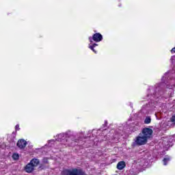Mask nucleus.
<instances>
[{
  "label": "nucleus",
  "instance_id": "f257e3e1",
  "mask_svg": "<svg viewBox=\"0 0 175 175\" xmlns=\"http://www.w3.org/2000/svg\"><path fill=\"white\" fill-rule=\"evenodd\" d=\"M40 163L39 159H32L29 163H28L25 167V170L27 172V173H32L33 172V169L38 166V165Z\"/></svg>",
  "mask_w": 175,
  "mask_h": 175
},
{
  "label": "nucleus",
  "instance_id": "f03ea898",
  "mask_svg": "<svg viewBox=\"0 0 175 175\" xmlns=\"http://www.w3.org/2000/svg\"><path fill=\"white\" fill-rule=\"evenodd\" d=\"M148 140L147 138L140 133L135 139V144L137 146H144V144H147Z\"/></svg>",
  "mask_w": 175,
  "mask_h": 175
},
{
  "label": "nucleus",
  "instance_id": "7ed1b4c3",
  "mask_svg": "<svg viewBox=\"0 0 175 175\" xmlns=\"http://www.w3.org/2000/svg\"><path fill=\"white\" fill-rule=\"evenodd\" d=\"M89 40L90 43H92V40L96 42H102L103 40V36L100 33H96L93 34L92 37L89 38Z\"/></svg>",
  "mask_w": 175,
  "mask_h": 175
},
{
  "label": "nucleus",
  "instance_id": "20e7f679",
  "mask_svg": "<svg viewBox=\"0 0 175 175\" xmlns=\"http://www.w3.org/2000/svg\"><path fill=\"white\" fill-rule=\"evenodd\" d=\"M152 129L150 128H144L142 131V135L144 137L147 139H151V136H152Z\"/></svg>",
  "mask_w": 175,
  "mask_h": 175
},
{
  "label": "nucleus",
  "instance_id": "39448f33",
  "mask_svg": "<svg viewBox=\"0 0 175 175\" xmlns=\"http://www.w3.org/2000/svg\"><path fill=\"white\" fill-rule=\"evenodd\" d=\"M16 146L21 150H23L25 147H27V141L25 139H19L16 144Z\"/></svg>",
  "mask_w": 175,
  "mask_h": 175
},
{
  "label": "nucleus",
  "instance_id": "423d86ee",
  "mask_svg": "<svg viewBox=\"0 0 175 175\" xmlns=\"http://www.w3.org/2000/svg\"><path fill=\"white\" fill-rule=\"evenodd\" d=\"M125 166H126V165H125L124 161H120L117 164V169H118V170H122V169H124L125 167Z\"/></svg>",
  "mask_w": 175,
  "mask_h": 175
},
{
  "label": "nucleus",
  "instance_id": "0eeeda50",
  "mask_svg": "<svg viewBox=\"0 0 175 175\" xmlns=\"http://www.w3.org/2000/svg\"><path fill=\"white\" fill-rule=\"evenodd\" d=\"M170 161V157L164 158L163 160V165L166 166V165H167V162H169Z\"/></svg>",
  "mask_w": 175,
  "mask_h": 175
},
{
  "label": "nucleus",
  "instance_id": "6e6552de",
  "mask_svg": "<svg viewBox=\"0 0 175 175\" xmlns=\"http://www.w3.org/2000/svg\"><path fill=\"white\" fill-rule=\"evenodd\" d=\"M12 158L15 161H17V159H18V158H20V155H18V154H17V153H14L12 155Z\"/></svg>",
  "mask_w": 175,
  "mask_h": 175
},
{
  "label": "nucleus",
  "instance_id": "1a4fd4ad",
  "mask_svg": "<svg viewBox=\"0 0 175 175\" xmlns=\"http://www.w3.org/2000/svg\"><path fill=\"white\" fill-rule=\"evenodd\" d=\"M145 124H150L151 122V118L147 117L144 120Z\"/></svg>",
  "mask_w": 175,
  "mask_h": 175
},
{
  "label": "nucleus",
  "instance_id": "9d476101",
  "mask_svg": "<svg viewBox=\"0 0 175 175\" xmlns=\"http://www.w3.org/2000/svg\"><path fill=\"white\" fill-rule=\"evenodd\" d=\"M89 48L90 49V50H92L94 51V53H95V54H96V51H95V48L94 46H92V45H90Z\"/></svg>",
  "mask_w": 175,
  "mask_h": 175
},
{
  "label": "nucleus",
  "instance_id": "9b49d317",
  "mask_svg": "<svg viewBox=\"0 0 175 175\" xmlns=\"http://www.w3.org/2000/svg\"><path fill=\"white\" fill-rule=\"evenodd\" d=\"M171 122H173L174 124H175V115L173 116L171 119H170Z\"/></svg>",
  "mask_w": 175,
  "mask_h": 175
},
{
  "label": "nucleus",
  "instance_id": "f8f14e48",
  "mask_svg": "<svg viewBox=\"0 0 175 175\" xmlns=\"http://www.w3.org/2000/svg\"><path fill=\"white\" fill-rule=\"evenodd\" d=\"M16 131H20V126L18 124H16L15 126Z\"/></svg>",
  "mask_w": 175,
  "mask_h": 175
},
{
  "label": "nucleus",
  "instance_id": "ddd939ff",
  "mask_svg": "<svg viewBox=\"0 0 175 175\" xmlns=\"http://www.w3.org/2000/svg\"><path fill=\"white\" fill-rule=\"evenodd\" d=\"M171 53H172V54H174V53H175V47H174V48L171 50Z\"/></svg>",
  "mask_w": 175,
  "mask_h": 175
},
{
  "label": "nucleus",
  "instance_id": "4468645a",
  "mask_svg": "<svg viewBox=\"0 0 175 175\" xmlns=\"http://www.w3.org/2000/svg\"><path fill=\"white\" fill-rule=\"evenodd\" d=\"M96 46H98L97 44H93L92 45V47H94V48L96 47Z\"/></svg>",
  "mask_w": 175,
  "mask_h": 175
}]
</instances>
